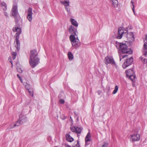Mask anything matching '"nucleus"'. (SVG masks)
Returning <instances> with one entry per match:
<instances>
[{
  "label": "nucleus",
  "mask_w": 147,
  "mask_h": 147,
  "mask_svg": "<svg viewBox=\"0 0 147 147\" xmlns=\"http://www.w3.org/2000/svg\"><path fill=\"white\" fill-rule=\"evenodd\" d=\"M69 31L71 34L69 36L70 39L71 44L73 47L75 48L78 47L80 45V42L78 38V37L76 38L75 35H76V33H78L77 30L72 25H71L69 28Z\"/></svg>",
  "instance_id": "nucleus-1"
},
{
  "label": "nucleus",
  "mask_w": 147,
  "mask_h": 147,
  "mask_svg": "<svg viewBox=\"0 0 147 147\" xmlns=\"http://www.w3.org/2000/svg\"><path fill=\"white\" fill-rule=\"evenodd\" d=\"M127 31L126 30H124L123 27H120L118 28L117 36H116L117 38L121 39L123 34L125 35V36L127 38V39L130 41L133 40L134 39V36L133 32L127 33Z\"/></svg>",
  "instance_id": "nucleus-2"
},
{
  "label": "nucleus",
  "mask_w": 147,
  "mask_h": 147,
  "mask_svg": "<svg viewBox=\"0 0 147 147\" xmlns=\"http://www.w3.org/2000/svg\"><path fill=\"white\" fill-rule=\"evenodd\" d=\"M115 45L117 49L121 50L123 53L130 54L132 53V51L130 49L128 48V47L126 44L116 41Z\"/></svg>",
  "instance_id": "nucleus-3"
},
{
  "label": "nucleus",
  "mask_w": 147,
  "mask_h": 147,
  "mask_svg": "<svg viewBox=\"0 0 147 147\" xmlns=\"http://www.w3.org/2000/svg\"><path fill=\"white\" fill-rule=\"evenodd\" d=\"M12 16L14 18L16 23L18 24L21 22L22 20L18 12L17 5H14L11 10Z\"/></svg>",
  "instance_id": "nucleus-4"
},
{
  "label": "nucleus",
  "mask_w": 147,
  "mask_h": 147,
  "mask_svg": "<svg viewBox=\"0 0 147 147\" xmlns=\"http://www.w3.org/2000/svg\"><path fill=\"white\" fill-rule=\"evenodd\" d=\"M12 30L13 32H17V33L16 34V35H17L16 36V38L15 42V43H16L15 44V47L18 51L20 48V41L19 40V36L21 33V30L20 28L17 27L13 28Z\"/></svg>",
  "instance_id": "nucleus-5"
},
{
  "label": "nucleus",
  "mask_w": 147,
  "mask_h": 147,
  "mask_svg": "<svg viewBox=\"0 0 147 147\" xmlns=\"http://www.w3.org/2000/svg\"><path fill=\"white\" fill-rule=\"evenodd\" d=\"M40 63V59L38 57L30 58L29 63L30 66L34 68Z\"/></svg>",
  "instance_id": "nucleus-6"
},
{
  "label": "nucleus",
  "mask_w": 147,
  "mask_h": 147,
  "mask_svg": "<svg viewBox=\"0 0 147 147\" xmlns=\"http://www.w3.org/2000/svg\"><path fill=\"white\" fill-rule=\"evenodd\" d=\"M70 129L73 132L76 133L77 134L78 136L79 137L80 136L79 134H81L82 128L74 126L73 127H71Z\"/></svg>",
  "instance_id": "nucleus-7"
},
{
  "label": "nucleus",
  "mask_w": 147,
  "mask_h": 147,
  "mask_svg": "<svg viewBox=\"0 0 147 147\" xmlns=\"http://www.w3.org/2000/svg\"><path fill=\"white\" fill-rule=\"evenodd\" d=\"M105 63L106 64L109 63L116 65L112 57L107 56L105 58Z\"/></svg>",
  "instance_id": "nucleus-8"
},
{
  "label": "nucleus",
  "mask_w": 147,
  "mask_h": 147,
  "mask_svg": "<svg viewBox=\"0 0 147 147\" xmlns=\"http://www.w3.org/2000/svg\"><path fill=\"white\" fill-rule=\"evenodd\" d=\"M133 61L132 57H131L129 59H127L122 65V67L123 68H125L129 66L131 64Z\"/></svg>",
  "instance_id": "nucleus-9"
},
{
  "label": "nucleus",
  "mask_w": 147,
  "mask_h": 147,
  "mask_svg": "<svg viewBox=\"0 0 147 147\" xmlns=\"http://www.w3.org/2000/svg\"><path fill=\"white\" fill-rule=\"evenodd\" d=\"M140 139V135L138 134H134L131 136L130 140L132 142L139 141Z\"/></svg>",
  "instance_id": "nucleus-10"
},
{
  "label": "nucleus",
  "mask_w": 147,
  "mask_h": 147,
  "mask_svg": "<svg viewBox=\"0 0 147 147\" xmlns=\"http://www.w3.org/2000/svg\"><path fill=\"white\" fill-rule=\"evenodd\" d=\"M38 53L36 50L33 49L31 51L30 53V58L38 57Z\"/></svg>",
  "instance_id": "nucleus-11"
},
{
  "label": "nucleus",
  "mask_w": 147,
  "mask_h": 147,
  "mask_svg": "<svg viewBox=\"0 0 147 147\" xmlns=\"http://www.w3.org/2000/svg\"><path fill=\"white\" fill-rule=\"evenodd\" d=\"M91 135L90 132H88L87 134L85 139V145H88L90 143L91 140Z\"/></svg>",
  "instance_id": "nucleus-12"
},
{
  "label": "nucleus",
  "mask_w": 147,
  "mask_h": 147,
  "mask_svg": "<svg viewBox=\"0 0 147 147\" xmlns=\"http://www.w3.org/2000/svg\"><path fill=\"white\" fill-rule=\"evenodd\" d=\"M71 133V132L69 131L68 133H67L65 135L66 140L69 142H71L74 140V138L70 136Z\"/></svg>",
  "instance_id": "nucleus-13"
},
{
  "label": "nucleus",
  "mask_w": 147,
  "mask_h": 147,
  "mask_svg": "<svg viewBox=\"0 0 147 147\" xmlns=\"http://www.w3.org/2000/svg\"><path fill=\"white\" fill-rule=\"evenodd\" d=\"M19 120L22 124L26 122L27 118L25 116H22V113H21L19 116Z\"/></svg>",
  "instance_id": "nucleus-14"
},
{
  "label": "nucleus",
  "mask_w": 147,
  "mask_h": 147,
  "mask_svg": "<svg viewBox=\"0 0 147 147\" xmlns=\"http://www.w3.org/2000/svg\"><path fill=\"white\" fill-rule=\"evenodd\" d=\"M126 76L127 77L134 75V72L133 70L131 69H130L127 70L125 71Z\"/></svg>",
  "instance_id": "nucleus-15"
},
{
  "label": "nucleus",
  "mask_w": 147,
  "mask_h": 147,
  "mask_svg": "<svg viewBox=\"0 0 147 147\" xmlns=\"http://www.w3.org/2000/svg\"><path fill=\"white\" fill-rule=\"evenodd\" d=\"M112 5L114 7H117L118 6V2L117 0H111Z\"/></svg>",
  "instance_id": "nucleus-16"
},
{
  "label": "nucleus",
  "mask_w": 147,
  "mask_h": 147,
  "mask_svg": "<svg viewBox=\"0 0 147 147\" xmlns=\"http://www.w3.org/2000/svg\"><path fill=\"white\" fill-rule=\"evenodd\" d=\"M60 2L61 4L64 5L65 7L68 6L69 5V1L65 0L63 1H61Z\"/></svg>",
  "instance_id": "nucleus-17"
},
{
  "label": "nucleus",
  "mask_w": 147,
  "mask_h": 147,
  "mask_svg": "<svg viewBox=\"0 0 147 147\" xmlns=\"http://www.w3.org/2000/svg\"><path fill=\"white\" fill-rule=\"evenodd\" d=\"M70 21L71 24L76 27H77L78 26V23L77 21L73 18H71Z\"/></svg>",
  "instance_id": "nucleus-18"
},
{
  "label": "nucleus",
  "mask_w": 147,
  "mask_h": 147,
  "mask_svg": "<svg viewBox=\"0 0 147 147\" xmlns=\"http://www.w3.org/2000/svg\"><path fill=\"white\" fill-rule=\"evenodd\" d=\"M22 124V123L18 120L16 122V123L15 124L13 127H10L9 129H10L13 128H14L16 126H19L20 125Z\"/></svg>",
  "instance_id": "nucleus-19"
},
{
  "label": "nucleus",
  "mask_w": 147,
  "mask_h": 147,
  "mask_svg": "<svg viewBox=\"0 0 147 147\" xmlns=\"http://www.w3.org/2000/svg\"><path fill=\"white\" fill-rule=\"evenodd\" d=\"M146 36V38L144 40V49L145 50H147V34Z\"/></svg>",
  "instance_id": "nucleus-20"
},
{
  "label": "nucleus",
  "mask_w": 147,
  "mask_h": 147,
  "mask_svg": "<svg viewBox=\"0 0 147 147\" xmlns=\"http://www.w3.org/2000/svg\"><path fill=\"white\" fill-rule=\"evenodd\" d=\"M1 7L3 10L6 11L7 9V5L5 3L2 2L1 3Z\"/></svg>",
  "instance_id": "nucleus-21"
},
{
  "label": "nucleus",
  "mask_w": 147,
  "mask_h": 147,
  "mask_svg": "<svg viewBox=\"0 0 147 147\" xmlns=\"http://www.w3.org/2000/svg\"><path fill=\"white\" fill-rule=\"evenodd\" d=\"M139 59L142 61L143 63L146 64L147 63V59L144 58L142 56H141Z\"/></svg>",
  "instance_id": "nucleus-22"
},
{
  "label": "nucleus",
  "mask_w": 147,
  "mask_h": 147,
  "mask_svg": "<svg viewBox=\"0 0 147 147\" xmlns=\"http://www.w3.org/2000/svg\"><path fill=\"white\" fill-rule=\"evenodd\" d=\"M32 8L31 7H30L29 8L28 11L27 16L32 15Z\"/></svg>",
  "instance_id": "nucleus-23"
},
{
  "label": "nucleus",
  "mask_w": 147,
  "mask_h": 147,
  "mask_svg": "<svg viewBox=\"0 0 147 147\" xmlns=\"http://www.w3.org/2000/svg\"><path fill=\"white\" fill-rule=\"evenodd\" d=\"M68 58L69 60H72L73 59V55L70 52L68 53Z\"/></svg>",
  "instance_id": "nucleus-24"
},
{
  "label": "nucleus",
  "mask_w": 147,
  "mask_h": 147,
  "mask_svg": "<svg viewBox=\"0 0 147 147\" xmlns=\"http://www.w3.org/2000/svg\"><path fill=\"white\" fill-rule=\"evenodd\" d=\"M128 78H129V79H130L132 81H133L135 79L136 77V76L134 74V75H133L129 76H128Z\"/></svg>",
  "instance_id": "nucleus-25"
},
{
  "label": "nucleus",
  "mask_w": 147,
  "mask_h": 147,
  "mask_svg": "<svg viewBox=\"0 0 147 147\" xmlns=\"http://www.w3.org/2000/svg\"><path fill=\"white\" fill-rule=\"evenodd\" d=\"M28 91L29 93L30 94V96H34V94H33V90L32 88H31L28 90Z\"/></svg>",
  "instance_id": "nucleus-26"
},
{
  "label": "nucleus",
  "mask_w": 147,
  "mask_h": 147,
  "mask_svg": "<svg viewBox=\"0 0 147 147\" xmlns=\"http://www.w3.org/2000/svg\"><path fill=\"white\" fill-rule=\"evenodd\" d=\"M106 90H107V94L108 96H109L110 93V88L109 86H108L106 88Z\"/></svg>",
  "instance_id": "nucleus-27"
},
{
  "label": "nucleus",
  "mask_w": 147,
  "mask_h": 147,
  "mask_svg": "<svg viewBox=\"0 0 147 147\" xmlns=\"http://www.w3.org/2000/svg\"><path fill=\"white\" fill-rule=\"evenodd\" d=\"M17 55V53L16 52H13L12 53V55L13 60H14L15 59Z\"/></svg>",
  "instance_id": "nucleus-28"
},
{
  "label": "nucleus",
  "mask_w": 147,
  "mask_h": 147,
  "mask_svg": "<svg viewBox=\"0 0 147 147\" xmlns=\"http://www.w3.org/2000/svg\"><path fill=\"white\" fill-rule=\"evenodd\" d=\"M118 87L117 86H116L115 87V89L113 91V94H116L118 90Z\"/></svg>",
  "instance_id": "nucleus-29"
},
{
  "label": "nucleus",
  "mask_w": 147,
  "mask_h": 147,
  "mask_svg": "<svg viewBox=\"0 0 147 147\" xmlns=\"http://www.w3.org/2000/svg\"><path fill=\"white\" fill-rule=\"evenodd\" d=\"M27 18L29 22H31L32 20V15L27 16Z\"/></svg>",
  "instance_id": "nucleus-30"
},
{
  "label": "nucleus",
  "mask_w": 147,
  "mask_h": 147,
  "mask_svg": "<svg viewBox=\"0 0 147 147\" xmlns=\"http://www.w3.org/2000/svg\"><path fill=\"white\" fill-rule=\"evenodd\" d=\"M25 88L26 89H28V90L31 89L30 88V86L29 84H27L25 86Z\"/></svg>",
  "instance_id": "nucleus-31"
},
{
  "label": "nucleus",
  "mask_w": 147,
  "mask_h": 147,
  "mask_svg": "<svg viewBox=\"0 0 147 147\" xmlns=\"http://www.w3.org/2000/svg\"><path fill=\"white\" fill-rule=\"evenodd\" d=\"M73 147H80L79 142L78 140L77 141V143L76 145Z\"/></svg>",
  "instance_id": "nucleus-32"
},
{
  "label": "nucleus",
  "mask_w": 147,
  "mask_h": 147,
  "mask_svg": "<svg viewBox=\"0 0 147 147\" xmlns=\"http://www.w3.org/2000/svg\"><path fill=\"white\" fill-rule=\"evenodd\" d=\"M108 143L105 142L104 144L102 145L101 147H107L108 146Z\"/></svg>",
  "instance_id": "nucleus-33"
},
{
  "label": "nucleus",
  "mask_w": 147,
  "mask_h": 147,
  "mask_svg": "<svg viewBox=\"0 0 147 147\" xmlns=\"http://www.w3.org/2000/svg\"><path fill=\"white\" fill-rule=\"evenodd\" d=\"M17 71L18 72L21 73L22 72V70L21 68H17Z\"/></svg>",
  "instance_id": "nucleus-34"
},
{
  "label": "nucleus",
  "mask_w": 147,
  "mask_h": 147,
  "mask_svg": "<svg viewBox=\"0 0 147 147\" xmlns=\"http://www.w3.org/2000/svg\"><path fill=\"white\" fill-rule=\"evenodd\" d=\"M65 7L66 10L67 11V12L69 13L70 11V9H68L67 6Z\"/></svg>",
  "instance_id": "nucleus-35"
},
{
  "label": "nucleus",
  "mask_w": 147,
  "mask_h": 147,
  "mask_svg": "<svg viewBox=\"0 0 147 147\" xmlns=\"http://www.w3.org/2000/svg\"><path fill=\"white\" fill-rule=\"evenodd\" d=\"M9 60V62L11 63L12 66H13L12 61L11 59V57H9L8 58Z\"/></svg>",
  "instance_id": "nucleus-36"
},
{
  "label": "nucleus",
  "mask_w": 147,
  "mask_h": 147,
  "mask_svg": "<svg viewBox=\"0 0 147 147\" xmlns=\"http://www.w3.org/2000/svg\"><path fill=\"white\" fill-rule=\"evenodd\" d=\"M59 102L60 103H61L62 104H64L65 102V101H64V100H63V99H61V100H60Z\"/></svg>",
  "instance_id": "nucleus-37"
},
{
  "label": "nucleus",
  "mask_w": 147,
  "mask_h": 147,
  "mask_svg": "<svg viewBox=\"0 0 147 147\" xmlns=\"http://www.w3.org/2000/svg\"><path fill=\"white\" fill-rule=\"evenodd\" d=\"M17 75L18 78H19L21 82H22V78L18 74H17Z\"/></svg>",
  "instance_id": "nucleus-38"
},
{
  "label": "nucleus",
  "mask_w": 147,
  "mask_h": 147,
  "mask_svg": "<svg viewBox=\"0 0 147 147\" xmlns=\"http://www.w3.org/2000/svg\"><path fill=\"white\" fill-rule=\"evenodd\" d=\"M4 13L6 16L8 17V14L6 12H4Z\"/></svg>",
  "instance_id": "nucleus-39"
},
{
  "label": "nucleus",
  "mask_w": 147,
  "mask_h": 147,
  "mask_svg": "<svg viewBox=\"0 0 147 147\" xmlns=\"http://www.w3.org/2000/svg\"><path fill=\"white\" fill-rule=\"evenodd\" d=\"M132 9L133 12H134V14L136 15V14L135 12V10H134V5H133V8H132Z\"/></svg>",
  "instance_id": "nucleus-40"
},
{
  "label": "nucleus",
  "mask_w": 147,
  "mask_h": 147,
  "mask_svg": "<svg viewBox=\"0 0 147 147\" xmlns=\"http://www.w3.org/2000/svg\"><path fill=\"white\" fill-rule=\"evenodd\" d=\"M144 55V56L145 57H147V51H145Z\"/></svg>",
  "instance_id": "nucleus-41"
},
{
  "label": "nucleus",
  "mask_w": 147,
  "mask_h": 147,
  "mask_svg": "<svg viewBox=\"0 0 147 147\" xmlns=\"http://www.w3.org/2000/svg\"><path fill=\"white\" fill-rule=\"evenodd\" d=\"M64 145L65 147H71L70 146L67 144H65Z\"/></svg>",
  "instance_id": "nucleus-42"
},
{
  "label": "nucleus",
  "mask_w": 147,
  "mask_h": 147,
  "mask_svg": "<svg viewBox=\"0 0 147 147\" xmlns=\"http://www.w3.org/2000/svg\"><path fill=\"white\" fill-rule=\"evenodd\" d=\"M128 56L127 55H125L123 56L122 57V59H124V58L125 57H127Z\"/></svg>",
  "instance_id": "nucleus-43"
},
{
  "label": "nucleus",
  "mask_w": 147,
  "mask_h": 147,
  "mask_svg": "<svg viewBox=\"0 0 147 147\" xmlns=\"http://www.w3.org/2000/svg\"><path fill=\"white\" fill-rule=\"evenodd\" d=\"M69 120L70 121H72V122L73 121L72 119V118L71 117H70Z\"/></svg>",
  "instance_id": "nucleus-44"
},
{
  "label": "nucleus",
  "mask_w": 147,
  "mask_h": 147,
  "mask_svg": "<svg viewBox=\"0 0 147 147\" xmlns=\"http://www.w3.org/2000/svg\"><path fill=\"white\" fill-rule=\"evenodd\" d=\"M131 3L132 4L133 7V5H134V2L132 0H131Z\"/></svg>",
  "instance_id": "nucleus-45"
},
{
  "label": "nucleus",
  "mask_w": 147,
  "mask_h": 147,
  "mask_svg": "<svg viewBox=\"0 0 147 147\" xmlns=\"http://www.w3.org/2000/svg\"><path fill=\"white\" fill-rule=\"evenodd\" d=\"M66 117H65V116H63V118H62V119L63 120H64V119H66Z\"/></svg>",
  "instance_id": "nucleus-46"
},
{
  "label": "nucleus",
  "mask_w": 147,
  "mask_h": 147,
  "mask_svg": "<svg viewBox=\"0 0 147 147\" xmlns=\"http://www.w3.org/2000/svg\"><path fill=\"white\" fill-rule=\"evenodd\" d=\"M74 114L76 116H77L78 115V114L76 113L75 112H74Z\"/></svg>",
  "instance_id": "nucleus-47"
},
{
  "label": "nucleus",
  "mask_w": 147,
  "mask_h": 147,
  "mask_svg": "<svg viewBox=\"0 0 147 147\" xmlns=\"http://www.w3.org/2000/svg\"><path fill=\"white\" fill-rule=\"evenodd\" d=\"M77 120L78 121V120H79V117L78 116L77 118Z\"/></svg>",
  "instance_id": "nucleus-48"
},
{
  "label": "nucleus",
  "mask_w": 147,
  "mask_h": 147,
  "mask_svg": "<svg viewBox=\"0 0 147 147\" xmlns=\"http://www.w3.org/2000/svg\"><path fill=\"white\" fill-rule=\"evenodd\" d=\"M119 59H120V61H121V59H121V57H120V58Z\"/></svg>",
  "instance_id": "nucleus-49"
},
{
  "label": "nucleus",
  "mask_w": 147,
  "mask_h": 147,
  "mask_svg": "<svg viewBox=\"0 0 147 147\" xmlns=\"http://www.w3.org/2000/svg\"><path fill=\"white\" fill-rule=\"evenodd\" d=\"M55 147H57V146H55Z\"/></svg>",
  "instance_id": "nucleus-50"
}]
</instances>
